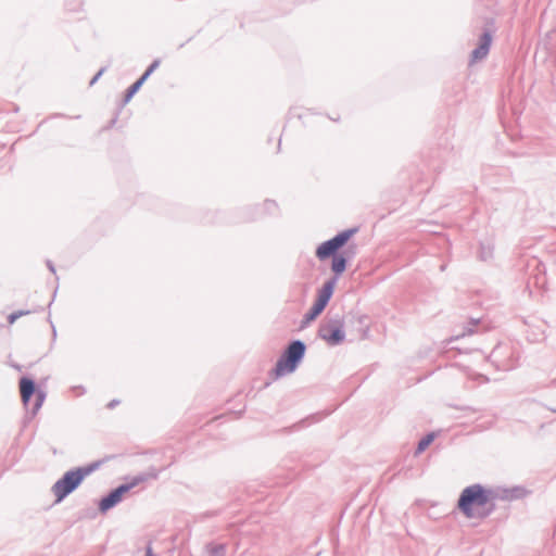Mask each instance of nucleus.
Segmentation results:
<instances>
[{"label": "nucleus", "instance_id": "f257e3e1", "mask_svg": "<svg viewBox=\"0 0 556 556\" xmlns=\"http://www.w3.org/2000/svg\"><path fill=\"white\" fill-rule=\"evenodd\" d=\"M457 508L468 519H484L494 510V494L481 484L469 485L462 491Z\"/></svg>", "mask_w": 556, "mask_h": 556}, {"label": "nucleus", "instance_id": "f03ea898", "mask_svg": "<svg viewBox=\"0 0 556 556\" xmlns=\"http://www.w3.org/2000/svg\"><path fill=\"white\" fill-rule=\"evenodd\" d=\"M305 345L301 341L292 342L283 355L278 359L271 371V377L278 379L287 374H291L298 367V364L304 356Z\"/></svg>", "mask_w": 556, "mask_h": 556}, {"label": "nucleus", "instance_id": "7ed1b4c3", "mask_svg": "<svg viewBox=\"0 0 556 556\" xmlns=\"http://www.w3.org/2000/svg\"><path fill=\"white\" fill-rule=\"evenodd\" d=\"M88 473L89 470L84 468H77L75 470L65 472V475L52 486L55 502L60 503L65 496L73 492L83 482Z\"/></svg>", "mask_w": 556, "mask_h": 556}, {"label": "nucleus", "instance_id": "20e7f679", "mask_svg": "<svg viewBox=\"0 0 556 556\" xmlns=\"http://www.w3.org/2000/svg\"><path fill=\"white\" fill-rule=\"evenodd\" d=\"M357 228H351L338 233L334 238L321 243L316 255L319 260H325L331 255H336V252L341 249L356 232Z\"/></svg>", "mask_w": 556, "mask_h": 556}, {"label": "nucleus", "instance_id": "39448f33", "mask_svg": "<svg viewBox=\"0 0 556 556\" xmlns=\"http://www.w3.org/2000/svg\"><path fill=\"white\" fill-rule=\"evenodd\" d=\"M143 481V478H134L129 483L122 484L113 490L108 496L103 497L99 504V509L104 513L119 503L123 496L132 488Z\"/></svg>", "mask_w": 556, "mask_h": 556}, {"label": "nucleus", "instance_id": "423d86ee", "mask_svg": "<svg viewBox=\"0 0 556 556\" xmlns=\"http://www.w3.org/2000/svg\"><path fill=\"white\" fill-rule=\"evenodd\" d=\"M334 281L326 282L318 292V296L306 315L308 321L314 320L326 307L334 290Z\"/></svg>", "mask_w": 556, "mask_h": 556}, {"label": "nucleus", "instance_id": "0eeeda50", "mask_svg": "<svg viewBox=\"0 0 556 556\" xmlns=\"http://www.w3.org/2000/svg\"><path fill=\"white\" fill-rule=\"evenodd\" d=\"M343 325L338 320L325 323L319 328V336L328 344L336 345L343 341Z\"/></svg>", "mask_w": 556, "mask_h": 556}, {"label": "nucleus", "instance_id": "6e6552de", "mask_svg": "<svg viewBox=\"0 0 556 556\" xmlns=\"http://www.w3.org/2000/svg\"><path fill=\"white\" fill-rule=\"evenodd\" d=\"M20 393L24 405H27L30 397L36 395L35 410L41 407L46 397L42 391L36 390L34 381L26 377H23L20 380Z\"/></svg>", "mask_w": 556, "mask_h": 556}, {"label": "nucleus", "instance_id": "1a4fd4ad", "mask_svg": "<svg viewBox=\"0 0 556 556\" xmlns=\"http://www.w3.org/2000/svg\"><path fill=\"white\" fill-rule=\"evenodd\" d=\"M160 61H154L148 70L144 72V74L135 83L132 84L126 94V100L128 101L142 86V84L147 80V78L159 67Z\"/></svg>", "mask_w": 556, "mask_h": 556}, {"label": "nucleus", "instance_id": "9d476101", "mask_svg": "<svg viewBox=\"0 0 556 556\" xmlns=\"http://www.w3.org/2000/svg\"><path fill=\"white\" fill-rule=\"evenodd\" d=\"M490 45H491V36L489 34H484L481 37V42H480L479 47L472 51V55H471L472 61L476 62L478 60L485 58L486 54L489 53Z\"/></svg>", "mask_w": 556, "mask_h": 556}, {"label": "nucleus", "instance_id": "9b49d317", "mask_svg": "<svg viewBox=\"0 0 556 556\" xmlns=\"http://www.w3.org/2000/svg\"><path fill=\"white\" fill-rule=\"evenodd\" d=\"M346 261L342 255H334L332 258L331 269L334 274L340 275L345 270Z\"/></svg>", "mask_w": 556, "mask_h": 556}, {"label": "nucleus", "instance_id": "f8f14e48", "mask_svg": "<svg viewBox=\"0 0 556 556\" xmlns=\"http://www.w3.org/2000/svg\"><path fill=\"white\" fill-rule=\"evenodd\" d=\"M434 440V433H429L422 438L417 446V453H422Z\"/></svg>", "mask_w": 556, "mask_h": 556}, {"label": "nucleus", "instance_id": "ddd939ff", "mask_svg": "<svg viewBox=\"0 0 556 556\" xmlns=\"http://www.w3.org/2000/svg\"><path fill=\"white\" fill-rule=\"evenodd\" d=\"M26 314H28V312H23V311L14 312V313L10 314L8 317L9 324H11V325L14 324L17 318H20Z\"/></svg>", "mask_w": 556, "mask_h": 556}, {"label": "nucleus", "instance_id": "4468645a", "mask_svg": "<svg viewBox=\"0 0 556 556\" xmlns=\"http://www.w3.org/2000/svg\"><path fill=\"white\" fill-rule=\"evenodd\" d=\"M147 556H153V555H152V549H151V547H148V549H147Z\"/></svg>", "mask_w": 556, "mask_h": 556}]
</instances>
